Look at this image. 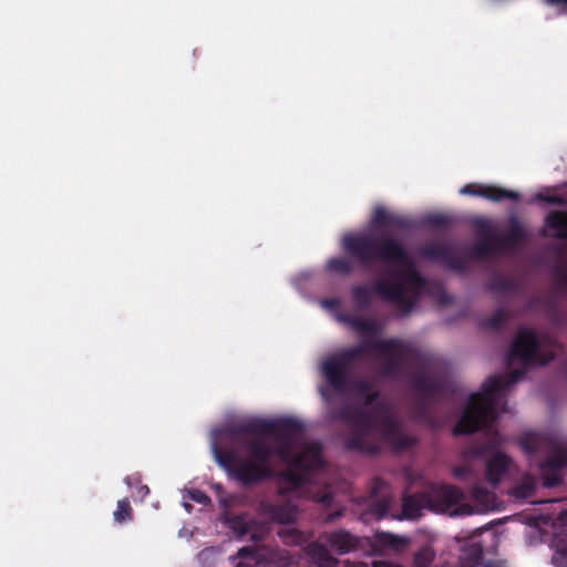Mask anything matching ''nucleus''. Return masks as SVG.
I'll use <instances>...</instances> for the list:
<instances>
[{"label":"nucleus","instance_id":"obj_1","mask_svg":"<svg viewBox=\"0 0 567 567\" xmlns=\"http://www.w3.org/2000/svg\"><path fill=\"white\" fill-rule=\"evenodd\" d=\"M303 430L296 419H250L229 426L228 437L238 444V451L214 444L213 451L219 465L244 486H251L275 476L271 458L277 456L287 468L280 477L295 488L306 485L309 474L323 467L319 443H307L299 453L293 451V440Z\"/></svg>","mask_w":567,"mask_h":567},{"label":"nucleus","instance_id":"obj_2","mask_svg":"<svg viewBox=\"0 0 567 567\" xmlns=\"http://www.w3.org/2000/svg\"><path fill=\"white\" fill-rule=\"evenodd\" d=\"M455 221L447 214L416 218L377 204L367 227L344 234L341 248H454L449 241Z\"/></svg>","mask_w":567,"mask_h":567},{"label":"nucleus","instance_id":"obj_3","mask_svg":"<svg viewBox=\"0 0 567 567\" xmlns=\"http://www.w3.org/2000/svg\"><path fill=\"white\" fill-rule=\"evenodd\" d=\"M347 257L332 258L327 268L331 272L347 275L359 262L380 276L373 291L383 300L393 302L403 315L410 313L421 299L426 280L419 272L410 250H348Z\"/></svg>","mask_w":567,"mask_h":567},{"label":"nucleus","instance_id":"obj_4","mask_svg":"<svg viewBox=\"0 0 567 567\" xmlns=\"http://www.w3.org/2000/svg\"><path fill=\"white\" fill-rule=\"evenodd\" d=\"M379 396V392L372 390L362 396L363 406L348 405L338 412V419L350 429L343 436L347 451L377 455L384 445L395 453L416 445L417 439L403 431L398 417Z\"/></svg>","mask_w":567,"mask_h":567},{"label":"nucleus","instance_id":"obj_5","mask_svg":"<svg viewBox=\"0 0 567 567\" xmlns=\"http://www.w3.org/2000/svg\"><path fill=\"white\" fill-rule=\"evenodd\" d=\"M422 256L442 264L446 269L460 275L473 271L477 266L492 274L486 288L497 297H520L524 295V280L517 276H504L502 270L512 261L517 250H420Z\"/></svg>","mask_w":567,"mask_h":567},{"label":"nucleus","instance_id":"obj_6","mask_svg":"<svg viewBox=\"0 0 567 567\" xmlns=\"http://www.w3.org/2000/svg\"><path fill=\"white\" fill-rule=\"evenodd\" d=\"M524 375V369L489 375L482 384L481 391L470 395L467 405L453 429V434L455 436L473 434L480 429L492 427L497 419L501 392L517 383Z\"/></svg>","mask_w":567,"mask_h":567},{"label":"nucleus","instance_id":"obj_7","mask_svg":"<svg viewBox=\"0 0 567 567\" xmlns=\"http://www.w3.org/2000/svg\"><path fill=\"white\" fill-rule=\"evenodd\" d=\"M367 353H379L384 362L382 372L388 377H395L406 367L415 365V372H433L436 359L423 352L411 343L398 339H372L363 341Z\"/></svg>","mask_w":567,"mask_h":567},{"label":"nucleus","instance_id":"obj_8","mask_svg":"<svg viewBox=\"0 0 567 567\" xmlns=\"http://www.w3.org/2000/svg\"><path fill=\"white\" fill-rule=\"evenodd\" d=\"M560 350L561 346L554 339L547 337L539 340L534 331L520 328L508 351L507 364L511 365L514 360H518L525 367L534 363L545 365L553 361Z\"/></svg>","mask_w":567,"mask_h":567},{"label":"nucleus","instance_id":"obj_9","mask_svg":"<svg viewBox=\"0 0 567 567\" xmlns=\"http://www.w3.org/2000/svg\"><path fill=\"white\" fill-rule=\"evenodd\" d=\"M365 354L367 347L363 342L355 347L340 349L321 362L320 373L334 392L343 393L351 384L354 364Z\"/></svg>","mask_w":567,"mask_h":567},{"label":"nucleus","instance_id":"obj_10","mask_svg":"<svg viewBox=\"0 0 567 567\" xmlns=\"http://www.w3.org/2000/svg\"><path fill=\"white\" fill-rule=\"evenodd\" d=\"M411 386L417 400L415 414L419 420L432 423L430 404L433 400L449 391L450 384L443 375L433 372H415L411 378Z\"/></svg>","mask_w":567,"mask_h":567},{"label":"nucleus","instance_id":"obj_11","mask_svg":"<svg viewBox=\"0 0 567 567\" xmlns=\"http://www.w3.org/2000/svg\"><path fill=\"white\" fill-rule=\"evenodd\" d=\"M470 226L477 240L471 248H501L497 220L485 216H475L470 219Z\"/></svg>","mask_w":567,"mask_h":567},{"label":"nucleus","instance_id":"obj_12","mask_svg":"<svg viewBox=\"0 0 567 567\" xmlns=\"http://www.w3.org/2000/svg\"><path fill=\"white\" fill-rule=\"evenodd\" d=\"M426 492L434 512H446L465 499L464 492L450 484H434Z\"/></svg>","mask_w":567,"mask_h":567},{"label":"nucleus","instance_id":"obj_13","mask_svg":"<svg viewBox=\"0 0 567 567\" xmlns=\"http://www.w3.org/2000/svg\"><path fill=\"white\" fill-rule=\"evenodd\" d=\"M259 511L269 520L280 524L291 523L297 514L295 504L286 499L281 492L276 501H261Z\"/></svg>","mask_w":567,"mask_h":567},{"label":"nucleus","instance_id":"obj_14","mask_svg":"<svg viewBox=\"0 0 567 567\" xmlns=\"http://www.w3.org/2000/svg\"><path fill=\"white\" fill-rule=\"evenodd\" d=\"M529 236L530 233L526 223L516 214H511L507 218V226L505 228L499 226V247L517 248L527 241Z\"/></svg>","mask_w":567,"mask_h":567},{"label":"nucleus","instance_id":"obj_15","mask_svg":"<svg viewBox=\"0 0 567 567\" xmlns=\"http://www.w3.org/2000/svg\"><path fill=\"white\" fill-rule=\"evenodd\" d=\"M470 498L474 503V507L470 504H463L457 512L463 515L473 513H484L495 507V494L484 487L481 483L474 484L470 489Z\"/></svg>","mask_w":567,"mask_h":567},{"label":"nucleus","instance_id":"obj_16","mask_svg":"<svg viewBox=\"0 0 567 567\" xmlns=\"http://www.w3.org/2000/svg\"><path fill=\"white\" fill-rule=\"evenodd\" d=\"M328 545L339 555H346L360 547L361 539L350 532L338 529L323 535Z\"/></svg>","mask_w":567,"mask_h":567},{"label":"nucleus","instance_id":"obj_17","mask_svg":"<svg viewBox=\"0 0 567 567\" xmlns=\"http://www.w3.org/2000/svg\"><path fill=\"white\" fill-rule=\"evenodd\" d=\"M227 527L239 538L249 536L252 542H260L262 537L256 533V522L245 515H230L225 519Z\"/></svg>","mask_w":567,"mask_h":567},{"label":"nucleus","instance_id":"obj_18","mask_svg":"<svg viewBox=\"0 0 567 567\" xmlns=\"http://www.w3.org/2000/svg\"><path fill=\"white\" fill-rule=\"evenodd\" d=\"M425 508L431 509V499L429 498L427 492L414 493L403 498L402 514L404 518H417Z\"/></svg>","mask_w":567,"mask_h":567},{"label":"nucleus","instance_id":"obj_19","mask_svg":"<svg viewBox=\"0 0 567 567\" xmlns=\"http://www.w3.org/2000/svg\"><path fill=\"white\" fill-rule=\"evenodd\" d=\"M511 460L503 453H494L486 462V480L497 485L509 467Z\"/></svg>","mask_w":567,"mask_h":567},{"label":"nucleus","instance_id":"obj_20","mask_svg":"<svg viewBox=\"0 0 567 567\" xmlns=\"http://www.w3.org/2000/svg\"><path fill=\"white\" fill-rule=\"evenodd\" d=\"M306 555L318 567H337L339 564V560L330 554L328 548L318 542L307 545Z\"/></svg>","mask_w":567,"mask_h":567},{"label":"nucleus","instance_id":"obj_21","mask_svg":"<svg viewBox=\"0 0 567 567\" xmlns=\"http://www.w3.org/2000/svg\"><path fill=\"white\" fill-rule=\"evenodd\" d=\"M231 560L234 567H258L264 561V556L256 547L245 546L231 557Z\"/></svg>","mask_w":567,"mask_h":567},{"label":"nucleus","instance_id":"obj_22","mask_svg":"<svg viewBox=\"0 0 567 567\" xmlns=\"http://www.w3.org/2000/svg\"><path fill=\"white\" fill-rule=\"evenodd\" d=\"M546 227L556 237L567 238V212H553L546 217Z\"/></svg>","mask_w":567,"mask_h":567},{"label":"nucleus","instance_id":"obj_23","mask_svg":"<svg viewBox=\"0 0 567 567\" xmlns=\"http://www.w3.org/2000/svg\"><path fill=\"white\" fill-rule=\"evenodd\" d=\"M483 547L480 544H471L462 549V567H477L483 559Z\"/></svg>","mask_w":567,"mask_h":567},{"label":"nucleus","instance_id":"obj_24","mask_svg":"<svg viewBox=\"0 0 567 567\" xmlns=\"http://www.w3.org/2000/svg\"><path fill=\"white\" fill-rule=\"evenodd\" d=\"M482 197L492 202H502L504 199L518 200L519 194L493 185H484Z\"/></svg>","mask_w":567,"mask_h":567},{"label":"nucleus","instance_id":"obj_25","mask_svg":"<svg viewBox=\"0 0 567 567\" xmlns=\"http://www.w3.org/2000/svg\"><path fill=\"white\" fill-rule=\"evenodd\" d=\"M567 466V449L559 447L542 463L544 471L549 470L557 472Z\"/></svg>","mask_w":567,"mask_h":567},{"label":"nucleus","instance_id":"obj_26","mask_svg":"<svg viewBox=\"0 0 567 567\" xmlns=\"http://www.w3.org/2000/svg\"><path fill=\"white\" fill-rule=\"evenodd\" d=\"M509 311L505 308L497 309L493 315L482 320L481 326L486 329L498 331L509 319Z\"/></svg>","mask_w":567,"mask_h":567},{"label":"nucleus","instance_id":"obj_27","mask_svg":"<svg viewBox=\"0 0 567 567\" xmlns=\"http://www.w3.org/2000/svg\"><path fill=\"white\" fill-rule=\"evenodd\" d=\"M391 506V498L382 495L380 498L374 499L370 504V513L375 519L380 520L388 516Z\"/></svg>","mask_w":567,"mask_h":567},{"label":"nucleus","instance_id":"obj_28","mask_svg":"<svg viewBox=\"0 0 567 567\" xmlns=\"http://www.w3.org/2000/svg\"><path fill=\"white\" fill-rule=\"evenodd\" d=\"M558 261L563 266H557L554 269V275L561 288H567V250H554Z\"/></svg>","mask_w":567,"mask_h":567},{"label":"nucleus","instance_id":"obj_29","mask_svg":"<svg viewBox=\"0 0 567 567\" xmlns=\"http://www.w3.org/2000/svg\"><path fill=\"white\" fill-rule=\"evenodd\" d=\"M114 520L122 524L133 518V509L128 498H123L117 502L116 511L113 514Z\"/></svg>","mask_w":567,"mask_h":567},{"label":"nucleus","instance_id":"obj_30","mask_svg":"<svg viewBox=\"0 0 567 567\" xmlns=\"http://www.w3.org/2000/svg\"><path fill=\"white\" fill-rule=\"evenodd\" d=\"M435 553L429 546L421 547L414 554V566L415 567H430L432 561L434 560Z\"/></svg>","mask_w":567,"mask_h":567},{"label":"nucleus","instance_id":"obj_31","mask_svg":"<svg viewBox=\"0 0 567 567\" xmlns=\"http://www.w3.org/2000/svg\"><path fill=\"white\" fill-rule=\"evenodd\" d=\"M354 302L360 307H368L371 303V292L364 286H355L352 289Z\"/></svg>","mask_w":567,"mask_h":567},{"label":"nucleus","instance_id":"obj_32","mask_svg":"<svg viewBox=\"0 0 567 567\" xmlns=\"http://www.w3.org/2000/svg\"><path fill=\"white\" fill-rule=\"evenodd\" d=\"M380 539L384 545L390 546L395 549H399L400 547L406 545L405 538L400 537L398 535L390 534V533L381 534Z\"/></svg>","mask_w":567,"mask_h":567},{"label":"nucleus","instance_id":"obj_33","mask_svg":"<svg viewBox=\"0 0 567 567\" xmlns=\"http://www.w3.org/2000/svg\"><path fill=\"white\" fill-rule=\"evenodd\" d=\"M312 499L316 503H320L323 506L329 507L333 503L334 494L331 492L329 487H326L324 489L315 493L312 495Z\"/></svg>","mask_w":567,"mask_h":567},{"label":"nucleus","instance_id":"obj_34","mask_svg":"<svg viewBox=\"0 0 567 567\" xmlns=\"http://www.w3.org/2000/svg\"><path fill=\"white\" fill-rule=\"evenodd\" d=\"M453 475L460 481H470L475 476L472 468L467 465L455 466L453 468Z\"/></svg>","mask_w":567,"mask_h":567},{"label":"nucleus","instance_id":"obj_35","mask_svg":"<svg viewBox=\"0 0 567 567\" xmlns=\"http://www.w3.org/2000/svg\"><path fill=\"white\" fill-rule=\"evenodd\" d=\"M536 199L540 202H546L549 204L558 205V206H565L567 205V198L561 195H545V194H537Z\"/></svg>","mask_w":567,"mask_h":567},{"label":"nucleus","instance_id":"obj_36","mask_svg":"<svg viewBox=\"0 0 567 567\" xmlns=\"http://www.w3.org/2000/svg\"><path fill=\"white\" fill-rule=\"evenodd\" d=\"M188 496L192 501L202 505H207L210 503L209 496L204 491L200 489L195 488L189 491Z\"/></svg>","mask_w":567,"mask_h":567},{"label":"nucleus","instance_id":"obj_37","mask_svg":"<svg viewBox=\"0 0 567 567\" xmlns=\"http://www.w3.org/2000/svg\"><path fill=\"white\" fill-rule=\"evenodd\" d=\"M483 187H484V185H480V184H474V183L466 184L461 188L460 193L462 195H473V196L482 197Z\"/></svg>","mask_w":567,"mask_h":567},{"label":"nucleus","instance_id":"obj_38","mask_svg":"<svg viewBox=\"0 0 567 567\" xmlns=\"http://www.w3.org/2000/svg\"><path fill=\"white\" fill-rule=\"evenodd\" d=\"M553 563L557 567H567V548H558L553 556Z\"/></svg>","mask_w":567,"mask_h":567},{"label":"nucleus","instance_id":"obj_39","mask_svg":"<svg viewBox=\"0 0 567 567\" xmlns=\"http://www.w3.org/2000/svg\"><path fill=\"white\" fill-rule=\"evenodd\" d=\"M354 327L359 331L369 332L371 334L377 333V327L375 323L368 320H357L354 323Z\"/></svg>","mask_w":567,"mask_h":567},{"label":"nucleus","instance_id":"obj_40","mask_svg":"<svg viewBox=\"0 0 567 567\" xmlns=\"http://www.w3.org/2000/svg\"><path fill=\"white\" fill-rule=\"evenodd\" d=\"M353 386L355 390V394L359 398H362L363 395L368 394L373 390L371 383H369L368 381H357L354 382Z\"/></svg>","mask_w":567,"mask_h":567},{"label":"nucleus","instance_id":"obj_41","mask_svg":"<svg viewBox=\"0 0 567 567\" xmlns=\"http://www.w3.org/2000/svg\"><path fill=\"white\" fill-rule=\"evenodd\" d=\"M517 494L520 496H528L534 491V484L532 481H524L520 485L516 487Z\"/></svg>","mask_w":567,"mask_h":567},{"label":"nucleus","instance_id":"obj_42","mask_svg":"<svg viewBox=\"0 0 567 567\" xmlns=\"http://www.w3.org/2000/svg\"><path fill=\"white\" fill-rule=\"evenodd\" d=\"M302 539V534L296 529H291L287 533L285 542L287 544H298Z\"/></svg>","mask_w":567,"mask_h":567},{"label":"nucleus","instance_id":"obj_43","mask_svg":"<svg viewBox=\"0 0 567 567\" xmlns=\"http://www.w3.org/2000/svg\"><path fill=\"white\" fill-rule=\"evenodd\" d=\"M493 450V446L491 445H480L472 449L471 453L476 456L481 457L484 456L486 453Z\"/></svg>","mask_w":567,"mask_h":567},{"label":"nucleus","instance_id":"obj_44","mask_svg":"<svg viewBox=\"0 0 567 567\" xmlns=\"http://www.w3.org/2000/svg\"><path fill=\"white\" fill-rule=\"evenodd\" d=\"M559 483H560V478L556 473H554L551 475L544 476V485L545 486L553 487V486L558 485Z\"/></svg>","mask_w":567,"mask_h":567},{"label":"nucleus","instance_id":"obj_45","mask_svg":"<svg viewBox=\"0 0 567 567\" xmlns=\"http://www.w3.org/2000/svg\"><path fill=\"white\" fill-rule=\"evenodd\" d=\"M124 482L130 487H137L141 483V475L140 474H132L124 478Z\"/></svg>","mask_w":567,"mask_h":567},{"label":"nucleus","instance_id":"obj_46","mask_svg":"<svg viewBox=\"0 0 567 567\" xmlns=\"http://www.w3.org/2000/svg\"><path fill=\"white\" fill-rule=\"evenodd\" d=\"M137 488V494L144 498L148 493H150V488L147 485H142L140 483V485L136 487Z\"/></svg>","mask_w":567,"mask_h":567},{"label":"nucleus","instance_id":"obj_47","mask_svg":"<svg viewBox=\"0 0 567 567\" xmlns=\"http://www.w3.org/2000/svg\"><path fill=\"white\" fill-rule=\"evenodd\" d=\"M340 516H342V511H337V512H334V513L329 514V515L327 516V520H328V522H332V520H334V519L339 518Z\"/></svg>","mask_w":567,"mask_h":567},{"label":"nucleus","instance_id":"obj_48","mask_svg":"<svg viewBox=\"0 0 567 567\" xmlns=\"http://www.w3.org/2000/svg\"><path fill=\"white\" fill-rule=\"evenodd\" d=\"M558 520L563 524V525H567V509L565 511H561L558 515Z\"/></svg>","mask_w":567,"mask_h":567},{"label":"nucleus","instance_id":"obj_49","mask_svg":"<svg viewBox=\"0 0 567 567\" xmlns=\"http://www.w3.org/2000/svg\"><path fill=\"white\" fill-rule=\"evenodd\" d=\"M522 445L525 450L529 451V452H535L536 451V447L535 446H530L526 441H522Z\"/></svg>","mask_w":567,"mask_h":567},{"label":"nucleus","instance_id":"obj_50","mask_svg":"<svg viewBox=\"0 0 567 567\" xmlns=\"http://www.w3.org/2000/svg\"><path fill=\"white\" fill-rule=\"evenodd\" d=\"M549 4H558V3H565L567 4V0H546Z\"/></svg>","mask_w":567,"mask_h":567},{"label":"nucleus","instance_id":"obj_51","mask_svg":"<svg viewBox=\"0 0 567 567\" xmlns=\"http://www.w3.org/2000/svg\"><path fill=\"white\" fill-rule=\"evenodd\" d=\"M383 483L381 481H377L375 482V485H378V487H380Z\"/></svg>","mask_w":567,"mask_h":567},{"label":"nucleus","instance_id":"obj_52","mask_svg":"<svg viewBox=\"0 0 567 567\" xmlns=\"http://www.w3.org/2000/svg\"><path fill=\"white\" fill-rule=\"evenodd\" d=\"M185 507H186V508H190V507H192V505H189V504H185Z\"/></svg>","mask_w":567,"mask_h":567},{"label":"nucleus","instance_id":"obj_53","mask_svg":"<svg viewBox=\"0 0 567 567\" xmlns=\"http://www.w3.org/2000/svg\"><path fill=\"white\" fill-rule=\"evenodd\" d=\"M565 371H566V373H567V361H566V363H565Z\"/></svg>","mask_w":567,"mask_h":567},{"label":"nucleus","instance_id":"obj_54","mask_svg":"<svg viewBox=\"0 0 567 567\" xmlns=\"http://www.w3.org/2000/svg\"><path fill=\"white\" fill-rule=\"evenodd\" d=\"M559 248H560V249H564L565 247H564V246H560Z\"/></svg>","mask_w":567,"mask_h":567}]
</instances>
